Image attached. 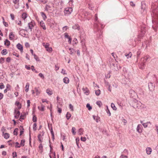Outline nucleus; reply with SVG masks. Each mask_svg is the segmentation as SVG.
<instances>
[{"instance_id": "9d476101", "label": "nucleus", "mask_w": 158, "mask_h": 158, "mask_svg": "<svg viewBox=\"0 0 158 158\" xmlns=\"http://www.w3.org/2000/svg\"><path fill=\"white\" fill-rule=\"evenodd\" d=\"M142 126L141 124L138 125L136 128L137 131L139 133H141L142 131Z\"/></svg>"}, {"instance_id": "49530a36", "label": "nucleus", "mask_w": 158, "mask_h": 158, "mask_svg": "<svg viewBox=\"0 0 158 158\" xmlns=\"http://www.w3.org/2000/svg\"><path fill=\"white\" fill-rule=\"evenodd\" d=\"M5 87L4 85L2 83H0V88L1 89H2Z\"/></svg>"}, {"instance_id": "a878e982", "label": "nucleus", "mask_w": 158, "mask_h": 158, "mask_svg": "<svg viewBox=\"0 0 158 158\" xmlns=\"http://www.w3.org/2000/svg\"><path fill=\"white\" fill-rule=\"evenodd\" d=\"M152 12L154 14H156V12H157V8H154V7H153V4L152 5Z\"/></svg>"}, {"instance_id": "412c9836", "label": "nucleus", "mask_w": 158, "mask_h": 158, "mask_svg": "<svg viewBox=\"0 0 158 158\" xmlns=\"http://www.w3.org/2000/svg\"><path fill=\"white\" fill-rule=\"evenodd\" d=\"M143 58L144 60H145L146 61H148L150 60L151 58L150 56L148 55H147L144 57H143Z\"/></svg>"}, {"instance_id": "de8ad7c7", "label": "nucleus", "mask_w": 158, "mask_h": 158, "mask_svg": "<svg viewBox=\"0 0 158 158\" xmlns=\"http://www.w3.org/2000/svg\"><path fill=\"white\" fill-rule=\"evenodd\" d=\"M39 149L41 150V152H42L43 151V146L42 145V143H40L39 146Z\"/></svg>"}, {"instance_id": "13d9d810", "label": "nucleus", "mask_w": 158, "mask_h": 158, "mask_svg": "<svg viewBox=\"0 0 158 158\" xmlns=\"http://www.w3.org/2000/svg\"><path fill=\"white\" fill-rule=\"evenodd\" d=\"M37 126V124L36 123H34L33 125V129L34 131H36V127Z\"/></svg>"}, {"instance_id": "5fc2aeb1", "label": "nucleus", "mask_w": 158, "mask_h": 158, "mask_svg": "<svg viewBox=\"0 0 158 158\" xmlns=\"http://www.w3.org/2000/svg\"><path fill=\"white\" fill-rule=\"evenodd\" d=\"M73 106L71 104H70L69 105V109L71 110V111H73Z\"/></svg>"}, {"instance_id": "ddd939ff", "label": "nucleus", "mask_w": 158, "mask_h": 158, "mask_svg": "<svg viewBox=\"0 0 158 158\" xmlns=\"http://www.w3.org/2000/svg\"><path fill=\"white\" fill-rule=\"evenodd\" d=\"M80 38L81 40V43L82 46H84L85 45V39L81 35L80 36Z\"/></svg>"}, {"instance_id": "09e8293b", "label": "nucleus", "mask_w": 158, "mask_h": 158, "mask_svg": "<svg viewBox=\"0 0 158 158\" xmlns=\"http://www.w3.org/2000/svg\"><path fill=\"white\" fill-rule=\"evenodd\" d=\"M50 131H51V134L52 136V138L53 139H54V132H53V131L52 130V128H51V130H50Z\"/></svg>"}, {"instance_id": "393cba45", "label": "nucleus", "mask_w": 158, "mask_h": 158, "mask_svg": "<svg viewBox=\"0 0 158 158\" xmlns=\"http://www.w3.org/2000/svg\"><path fill=\"white\" fill-rule=\"evenodd\" d=\"M38 87H35V92L36 93V95H38L40 93V91L38 89Z\"/></svg>"}, {"instance_id": "dca6fc26", "label": "nucleus", "mask_w": 158, "mask_h": 158, "mask_svg": "<svg viewBox=\"0 0 158 158\" xmlns=\"http://www.w3.org/2000/svg\"><path fill=\"white\" fill-rule=\"evenodd\" d=\"M72 28L74 29H77L79 30L80 29V27L78 24H76L72 27Z\"/></svg>"}, {"instance_id": "1a4fd4ad", "label": "nucleus", "mask_w": 158, "mask_h": 158, "mask_svg": "<svg viewBox=\"0 0 158 158\" xmlns=\"http://www.w3.org/2000/svg\"><path fill=\"white\" fill-rule=\"evenodd\" d=\"M17 48L19 49L21 52L22 53L23 51V46L20 43L16 45Z\"/></svg>"}, {"instance_id": "69168bd1", "label": "nucleus", "mask_w": 158, "mask_h": 158, "mask_svg": "<svg viewBox=\"0 0 158 158\" xmlns=\"http://www.w3.org/2000/svg\"><path fill=\"white\" fill-rule=\"evenodd\" d=\"M141 53V52L140 51V50H139L137 51L136 54H137L138 57L139 56V55Z\"/></svg>"}, {"instance_id": "774afa93", "label": "nucleus", "mask_w": 158, "mask_h": 158, "mask_svg": "<svg viewBox=\"0 0 158 158\" xmlns=\"http://www.w3.org/2000/svg\"><path fill=\"white\" fill-rule=\"evenodd\" d=\"M13 55H14L18 57H19V55L18 53H15V52H14L13 53Z\"/></svg>"}, {"instance_id": "b1692460", "label": "nucleus", "mask_w": 158, "mask_h": 158, "mask_svg": "<svg viewBox=\"0 0 158 158\" xmlns=\"http://www.w3.org/2000/svg\"><path fill=\"white\" fill-rule=\"evenodd\" d=\"M83 130L82 128H80L78 131V133L79 135H82L83 134Z\"/></svg>"}, {"instance_id": "6ab92c4d", "label": "nucleus", "mask_w": 158, "mask_h": 158, "mask_svg": "<svg viewBox=\"0 0 158 158\" xmlns=\"http://www.w3.org/2000/svg\"><path fill=\"white\" fill-rule=\"evenodd\" d=\"M63 82L65 84H68L69 82V79L67 77H65L63 79Z\"/></svg>"}, {"instance_id": "2f4dec72", "label": "nucleus", "mask_w": 158, "mask_h": 158, "mask_svg": "<svg viewBox=\"0 0 158 158\" xmlns=\"http://www.w3.org/2000/svg\"><path fill=\"white\" fill-rule=\"evenodd\" d=\"M71 114L70 113H69L68 112L67 113L66 115V117L67 118V119L68 120H69L70 118L71 117Z\"/></svg>"}, {"instance_id": "39448f33", "label": "nucleus", "mask_w": 158, "mask_h": 158, "mask_svg": "<svg viewBox=\"0 0 158 158\" xmlns=\"http://www.w3.org/2000/svg\"><path fill=\"white\" fill-rule=\"evenodd\" d=\"M148 88L149 90L151 91H152L154 90L155 88V85L152 82H150L148 85Z\"/></svg>"}, {"instance_id": "4be33fe9", "label": "nucleus", "mask_w": 158, "mask_h": 158, "mask_svg": "<svg viewBox=\"0 0 158 158\" xmlns=\"http://www.w3.org/2000/svg\"><path fill=\"white\" fill-rule=\"evenodd\" d=\"M41 15L43 18L44 20H45L47 18V16L43 12H41L40 13Z\"/></svg>"}, {"instance_id": "2eb2a0df", "label": "nucleus", "mask_w": 158, "mask_h": 158, "mask_svg": "<svg viewBox=\"0 0 158 158\" xmlns=\"http://www.w3.org/2000/svg\"><path fill=\"white\" fill-rule=\"evenodd\" d=\"M146 152L147 154H150L152 151V149L150 148H147L146 149Z\"/></svg>"}, {"instance_id": "680f3d73", "label": "nucleus", "mask_w": 158, "mask_h": 158, "mask_svg": "<svg viewBox=\"0 0 158 158\" xmlns=\"http://www.w3.org/2000/svg\"><path fill=\"white\" fill-rule=\"evenodd\" d=\"M79 139H78L77 140V139H76V144H77V145L78 148H80V147L79 146Z\"/></svg>"}, {"instance_id": "4d7b16f0", "label": "nucleus", "mask_w": 158, "mask_h": 158, "mask_svg": "<svg viewBox=\"0 0 158 158\" xmlns=\"http://www.w3.org/2000/svg\"><path fill=\"white\" fill-rule=\"evenodd\" d=\"M12 156L13 158H15L17 156V153L15 152H13Z\"/></svg>"}, {"instance_id": "603ef678", "label": "nucleus", "mask_w": 158, "mask_h": 158, "mask_svg": "<svg viewBox=\"0 0 158 158\" xmlns=\"http://www.w3.org/2000/svg\"><path fill=\"white\" fill-rule=\"evenodd\" d=\"M41 134H39L38 135V139L39 141L41 143L42 142V140L41 139V138H39V136H41Z\"/></svg>"}, {"instance_id": "864d4df0", "label": "nucleus", "mask_w": 158, "mask_h": 158, "mask_svg": "<svg viewBox=\"0 0 158 158\" xmlns=\"http://www.w3.org/2000/svg\"><path fill=\"white\" fill-rule=\"evenodd\" d=\"M4 58L3 57L0 58V63L2 64L4 62Z\"/></svg>"}, {"instance_id": "f3484780", "label": "nucleus", "mask_w": 158, "mask_h": 158, "mask_svg": "<svg viewBox=\"0 0 158 158\" xmlns=\"http://www.w3.org/2000/svg\"><path fill=\"white\" fill-rule=\"evenodd\" d=\"M10 41L7 39H6L4 41V45L8 46L10 45Z\"/></svg>"}, {"instance_id": "c03bdc74", "label": "nucleus", "mask_w": 158, "mask_h": 158, "mask_svg": "<svg viewBox=\"0 0 158 158\" xmlns=\"http://www.w3.org/2000/svg\"><path fill=\"white\" fill-rule=\"evenodd\" d=\"M125 56L127 57V58H128L129 57H131L132 55V54L131 52H130L129 54H126L125 55Z\"/></svg>"}, {"instance_id": "20e7f679", "label": "nucleus", "mask_w": 158, "mask_h": 158, "mask_svg": "<svg viewBox=\"0 0 158 158\" xmlns=\"http://www.w3.org/2000/svg\"><path fill=\"white\" fill-rule=\"evenodd\" d=\"M141 8L143 10L142 13H143L144 14H145L146 13V5L144 1H143L141 2Z\"/></svg>"}, {"instance_id": "e2e57ef3", "label": "nucleus", "mask_w": 158, "mask_h": 158, "mask_svg": "<svg viewBox=\"0 0 158 158\" xmlns=\"http://www.w3.org/2000/svg\"><path fill=\"white\" fill-rule=\"evenodd\" d=\"M81 141H82L85 142L86 140V138L85 137H81Z\"/></svg>"}, {"instance_id": "6e6552de", "label": "nucleus", "mask_w": 158, "mask_h": 158, "mask_svg": "<svg viewBox=\"0 0 158 158\" xmlns=\"http://www.w3.org/2000/svg\"><path fill=\"white\" fill-rule=\"evenodd\" d=\"M141 30L142 34L141 35V36H140V37H142L146 31V27L145 25H143L141 27Z\"/></svg>"}, {"instance_id": "473e14b6", "label": "nucleus", "mask_w": 158, "mask_h": 158, "mask_svg": "<svg viewBox=\"0 0 158 158\" xmlns=\"http://www.w3.org/2000/svg\"><path fill=\"white\" fill-rule=\"evenodd\" d=\"M18 128H16L14 131V135H17L18 134Z\"/></svg>"}, {"instance_id": "4c0bfd02", "label": "nucleus", "mask_w": 158, "mask_h": 158, "mask_svg": "<svg viewBox=\"0 0 158 158\" xmlns=\"http://www.w3.org/2000/svg\"><path fill=\"white\" fill-rule=\"evenodd\" d=\"M43 45L45 47V48H47L49 46V44L48 43H46L45 44V43H44L43 44Z\"/></svg>"}, {"instance_id": "5701e85b", "label": "nucleus", "mask_w": 158, "mask_h": 158, "mask_svg": "<svg viewBox=\"0 0 158 158\" xmlns=\"http://www.w3.org/2000/svg\"><path fill=\"white\" fill-rule=\"evenodd\" d=\"M25 117H26V114H21L20 116V118H19V120L21 121H22L21 120V119H24V118H25Z\"/></svg>"}, {"instance_id": "bf43d9fd", "label": "nucleus", "mask_w": 158, "mask_h": 158, "mask_svg": "<svg viewBox=\"0 0 158 158\" xmlns=\"http://www.w3.org/2000/svg\"><path fill=\"white\" fill-rule=\"evenodd\" d=\"M77 40L76 38H74L73 40V43L74 44H77Z\"/></svg>"}, {"instance_id": "a18cd8bd", "label": "nucleus", "mask_w": 158, "mask_h": 158, "mask_svg": "<svg viewBox=\"0 0 158 158\" xmlns=\"http://www.w3.org/2000/svg\"><path fill=\"white\" fill-rule=\"evenodd\" d=\"M57 108L58 109V112L60 113H61L62 110L60 107H59V106L58 105V106H57Z\"/></svg>"}, {"instance_id": "58836bf2", "label": "nucleus", "mask_w": 158, "mask_h": 158, "mask_svg": "<svg viewBox=\"0 0 158 158\" xmlns=\"http://www.w3.org/2000/svg\"><path fill=\"white\" fill-rule=\"evenodd\" d=\"M46 51L48 52H51L52 50V49L51 47H48V48H46Z\"/></svg>"}, {"instance_id": "3c124183", "label": "nucleus", "mask_w": 158, "mask_h": 158, "mask_svg": "<svg viewBox=\"0 0 158 158\" xmlns=\"http://www.w3.org/2000/svg\"><path fill=\"white\" fill-rule=\"evenodd\" d=\"M15 143L16 144V145L15 146L16 148H19L20 147V145L19 144V143L18 142H16Z\"/></svg>"}, {"instance_id": "cd10ccee", "label": "nucleus", "mask_w": 158, "mask_h": 158, "mask_svg": "<svg viewBox=\"0 0 158 158\" xmlns=\"http://www.w3.org/2000/svg\"><path fill=\"white\" fill-rule=\"evenodd\" d=\"M69 51H70V54L71 55H73V54L74 53V52H75V50L74 49H73V48H69Z\"/></svg>"}, {"instance_id": "a19ab883", "label": "nucleus", "mask_w": 158, "mask_h": 158, "mask_svg": "<svg viewBox=\"0 0 158 158\" xmlns=\"http://www.w3.org/2000/svg\"><path fill=\"white\" fill-rule=\"evenodd\" d=\"M101 91L100 89H98L95 92V94L97 96H99L100 94Z\"/></svg>"}, {"instance_id": "7c9ffc66", "label": "nucleus", "mask_w": 158, "mask_h": 158, "mask_svg": "<svg viewBox=\"0 0 158 158\" xmlns=\"http://www.w3.org/2000/svg\"><path fill=\"white\" fill-rule=\"evenodd\" d=\"M106 112L107 113V114H108V116H110L111 115V113L110 112L109 110L108 109V106H106Z\"/></svg>"}, {"instance_id": "37998d69", "label": "nucleus", "mask_w": 158, "mask_h": 158, "mask_svg": "<svg viewBox=\"0 0 158 158\" xmlns=\"http://www.w3.org/2000/svg\"><path fill=\"white\" fill-rule=\"evenodd\" d=\"M25 142V140L24 139H22L21 140V143H20V146H24V143Z\"/></svg>"}, {"instance_id": "e433bc0d", "label": "nucleus", "mask_w": 158, "mask_h": 158, "mask_svg": "<svg viewBox=\"0 0 158 158\" xmlns=\"http://www.w3.org/2000/svg\"><path fill=\"white\" fill-rule=\"evenodd\" d=\"M144 66L145 63L144 62L141 64L140 66H139V68L141 69H143L144 68Z\"/></svg>"}, {"instance_id": "9b49d317", "label": "nucleus", "mask_w": 158, "mask_h": 158, "mask_svg": "<svg viewBox=\"0 0 158 158\" xmlns=\"http://www.w3.org/2000/svg\"><path fill=\"white\" fill-rule=\"evenodd\" d=\"M35 25V23L34 22L31 21V22L29 23L28 24V26L29 28L31 30H31L32 29V28L34 27V25Z\"/></svg>"}, {"instance_id": "423d86ee", "label": "nucleus", "mask_w": 158, "mask_h": 158, "mask_svg": "<svg viewBox=\"0 0 158 158\" xmlns=\"http://www.w3.org/2000/svg\"><path fill=\"white\" fill-rule=\"evenodd\" d=\"M129 94L130 97L133 98H135L137 95L135 91L132 89H131L130 90Z\"/></svg>"}, {"instance_id": "6e6d98bb", "label": "nucleus", "mask_w": 158, "mask_h": 158, "mask_svg": "<svg viewBox=\"0 0 158 158\" xmlns=\"http://www.w3.org/2000/svg\"><path fill=\"white\" fill-rule=\"evenodd\" d=\"M93 118H94V120H95L96 122H98V117L95 116V115H93Z\"/></svg>"}, {"instance_id": "338daca9", "label": "nucleus", "mask_w": 158, "mask_h": 158, "mask_svg": "<svg viewBox=\"0 0 158 158\" xmlns=\"http://www.w3.org/2000/svg\"><path fill=\"white\" fill-rule=\"evenodd\" d=\"M39 76L41 77L42 79H44V77L43 75L41 73H40L39 74Z\"/></svg>"}, {"instance_id": "f704fd0d", "label": "nucleus", "mask_w": 158, "mask_h": 158, "mask_svg": "<svg viewBox=\"0 0 158 158\" xmlns=\"http://www.w3.org/2000/svg\"><path fill=\"white\" fill-rule=\"evenodd\" d=\"M76 129L74 127H72V131L73 135H75L76 134V132L75 131Z\"/></svg>"}, {"instance_id": "4468645a", "label": "nucleus", "mask_w": 158, "mask_h": 158, "mask_svg": "<svg viewBox=\"0 0 158 158\" xmlns=\"http://www.w3.org/2000/svg\"><path fill=\"white\" fill-rule=\"evenodd\" d=\"M40 26L42 27L43 29L46 30V27H45V24L43 21H41L40 23Z\"/></svg>"}, {"instance_id": "ea45409f", "label": "nucleus", "mask_w": 158, "mask_h": 158, "mask_svg": "<svg viewBox=\"0 0 158 158\" xmlns=\"http://www.w3.org/2000/svg\"><path fill=\"white\" fill-rule=\"evenodd\" d=\"M86 106V107L88 108V109L89 110H91L92 109V107L90 106V104L89 103L87 104Z\"/></svg>"}, {"instance_id": "a211bd4d", "label": "nucleus", "mask_w": 158, "mask_h": 158, "mask_svg": "<svg viewBox=\"0 0 158 158\" xmlns=\"http://www.w3.org/2000/svg\"><path fill=\"white\" fill-rule=\"evenodd\" d=\"M15 37L14 35L12 32L10 33L9 35V38L10 40L13 39Z\"/></svg>"}, {"instance_id": "f257e3e1", "label": "nucleus", "mask_w": 158, "mask_h": 158, "mask_svg": "<svg viewBox=\"0 0 158 158\" xmlns=\"http://www.w3.org/2000/svg\"><path fill=\"white\" fill-rule=\"evenodd\" d=\"M130 105L134 108L138 109H141L143 108L142 104L140 102L136 99L133 100L130 103Z\"/></svg>"}, {"instance_id": "8fccbe9b", "label": "nucleus", "mask_w": 158, "mask_h": 158, "mask_svg": "<svg viewBox=\"0 0 158 158\" xmlns=\"http://www.w3.org/2000/svg\"><path fill=\"white\" fill-rule=\"evenodd\" d=\"M32 120L34 122H36L37 121V118L34 115L32 118Z\"/></svg>"}, {"instance_id": "0e129e2a", "label": "nucleus", "mask_w": 158, "mask_h": 158, "mask_svg": "<svg viewBox=\"0 0 158 158\" xmlns=\"http://www.w3.org/2000/svg\"><path fill=\"white\" fill-rule=\"evenodd\" d=\"M142 125L144 127L146 128L148 127V123H142Z\"/></svg>"}, {"instance_id": "72a5a7b5", "label": "nucleus", "mask_w": 158, "mask_h": 158, "mask_svg": "<svg viewBox=\"0 0 158 158\" xmlns=\"http://www.w3.org/2000/svg\"><path fill=\"white\" fill-rule=\"evenodd\" d=\"M111 106L113 110H117V108L115 107L114 104V103H112L111 105Z\"/></svg>"}, {"instance_id": "aec40b11", "label": "nucleus", "mask_w": 158, "mask_h": 158, "mask_svg": "<svg viewBox=\"0 0 158 158\" xmlns=\"http://www.w3.org/2000/svg\"><path fill=\"white\" fill-rule=\"evenodd\" d=\"M29 85L30 84L29 83L27 82L26 83V85L25 86V88L26 89L25 90V91L26 92H28L29 90Z\"/></svg>"}, {"instance_id": "7ed1b4c3", "label": "nucleus", "mask_w": 158, "mask_h": 158, "mask_svg": "<svg viewBox=\"0 0 158 158\" xmlns=\"http://www.w3.org/2000/svg\"><path fill=\"white\" fill-rule=\"evenodd\" d=\"M73 11V9L71 7L66 8L64 10V13L66 15H69Z\"/></svg>"}, {"instance_id": "052dcab7", "label": "nucleus", "mask_w": 158, "mask_h": 158, "mask_svg": "<svg viewBox=\"0 0 158 158\" xmlns=\"http://www.w3.org/2000/svg\"><path fill=\"white\" fill-rule=\"evenodd\" d=\"M34 58L36 60V61L39 60V58L38 56L35 54H33Z\"/></svg>"}, {"instance_id": "f8f14e48", "label": "nucleus", "mask_w": 158, "mask_h": 158, "mask_svg": "<svg viewBox=\"0 0 158 158\" xmlns=\"http://www.w3.org/2000/svg\"><path fill=\"white\" fill-rule=\"evenodd\" d=\"M82 89L84 93L86 95H88L89 94V91L88 88L86 87L83 88Z\"/></svg>"}, {"instance_id": "c9c22d12", "label": "nucleus", "mask_w": 158, "mask_h": 158, "mask_svg": "<svg viewBox=\"0 0 158 158\" xmlns=\"http://www.w3.org/2000/svg\"><path fill=\"white\" fill-rule=\"evenodd\" d=\"M97 104L99 106V107H100L102 105V103L101 101H98L96 102Z\"/></svg>"}, {"instance_id": "0eeeda50", "label": "nucleus", "mask_w": 158, "mask_h": 158, "mask_svg": "<svg viewBox=\"0 0 158 158\" xmlns=\"http://www.w3.org/2000/svg\"><path fill=\"white\" fill-rule=\"evenodd\" d=\"M14 113L15 115V117L16 118H18L20 114V112L18 110V109H17V108H15L14 110Z\"/></svg>"}, {"instance_id": "79ce46f5", "label": "nucleus", "mask_w": 158, "mask_h": 158, "mask_svg": "<svg viewBox=\"0 0 158 158\" xmlns=\"http://www.w3.org/2000/svg\"><path fill=\"white\" fill-rule=\"evenodd\" d=\"M46 93L49 95H51L52 94V91H50L49 89H47L46 90Z\"/></svg>"}, {"instance_id": "c85d7f7f", "label": "nucleus", "mask_w": 158, "mask_h": 158, "mask_svg": "<svg viewBox=\"0 0 158 158\" xmlns=\"http://www.w3.org/2000/svg\"><path fill=\"white\" fill-rule=\"evenodd\" d=\"M1 53L2 55H6L7 53V52L6 49H4L1 52Z\"/></svg>"}, {"instance_id": "f03ea898", "label": "nucleus", "mask_w": 158, "mask_h": 158, "mask_svg": "<svg viewBox=\"0 0 158 158\" xmlns=\"http://www.w3.org/2000/svg\"><path fill=\"white\" fill-rule=\"evenodd\" d=\"M153 25L152 27L155 31H157V28L158 27V20H152Z\"/></svg>"}, {"instance_id": "bb28decb", "label": "nucleus", "mask_w": 158, "mask_h": 158, "mask_svg": "<svg viewBox=\"0 0 158 158\" xmlns=\"http://www.w3.org/2000/svg\"><path fill=\"white\" fill-rule=\"evenodd\" d=\"M3 135L4 138L6 139L10 137L9 134L7 133H6L4 134Z\"/></svg>"}, {"instance_id": "c756f323", "label": "nucleus", "mask_w": 158, "mask_h": 158, "mask_svg": "<svg viewBox=\"0 0 158 158\" xmlns=\"http://www.w3.org/2000/svg\"><path fill=\"white\" fill-rule=\"evenodd\" d=\"M22 18L24 19H25L27 17V14L25 13H23L22 15Z\"/></svg>"}]
</instances>
